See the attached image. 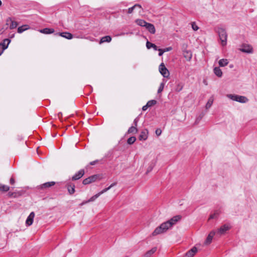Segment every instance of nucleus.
<instances>
[{
    "label": "nucleus",
    "instance_id": "1",
    "mask_svg": "<svg viewBox=\"0 0 257 257\" xmlns=\"http://www.w3.org/2000/svg\"><path fill=\"white\" fill-rule=\"evenodd\" d=\"M219 39L221 41V44L222 46L226 45L227 34L224 29L219 28L217 31Z\"/></svg>",
    "mask_w": 257,
    "mask_h": 257
},
{
    "label": "nucleus",
    "instance_id": "2",
    "mask_svg": "<svg viewBox=\"0 0 257 257\" xmlns=\"http://www.w3.org/2000/svg\"><path fill=\"white\" fill-rule=\"evenodd\" d=\"M227 97L232 100L240 103H245L248 101V99L243 96H240L235 94H228Z\"/></svg>",
    "mask_w": 257,
    "mask_h": 257
},
{
    "label": "nucleus",
    "instance_id": "3",
    "mask_svg": "<svg viewBox=\"0 0 257 257\" xmlns=\"http://www.w3.org/2000/svg\"><path fill=\"white\" fill-rule=\"evenodd\" d=\"M101 179V178L100 177L99 175H94L84 179L83 181V184L84 185H87L95 182L97 180H100Z\"/></svg>",
    "mask_w": 257,
    "mask_h": 257
},
{
    "label": "nucleus",
    "instance_id": "4",
    "mask_svg": "<svg viewBox=\"0 0 257 257\" xmlns=\"http://www.w3.org/2000/svg\"><path fill=\"white\" fill-rule=\"evenodd\" d=\"M182 218L181 215H176L173 217L169 220L165 222L166 224L168 226L169 228H171L173 225L175 224L179 221Z\"/></svg>",
    "mask_w": 257,
    "mask_h": 257
},
{
    "label": "nucleus",
    "instance_id": "5",
    "mask_svg": "<svg viewBox=\"0 0 257 257\" xmlns=\"http://www.w3.org/2000/svg\"><path fill=\"white\" fill-rule=\"evenodd\" d=\"M159 71L164 77H169V72L163 63H162L159 66Z\"/></svg>",
    "mask_w": 257,
    "mask_h": 257
},
{
    "label": "nucleus",
    "instance_id": "6",
    "mask_svg": "<svg viewBox=\"0 0 257 257\" xmlns=\"http://www.w3.org/2000/svg\"><path fill=\"white\" fill-rule=\"evenodd\" d=\"M239 50L242 52L246 53H252L253 52V49L252 47L248 44H243Z\"/></svg>",
    "mask_w": 257,
    "mask_h": 257
},
{
    "label": "nucleus",
    "instance_id": "7",
    "mask_svg": "<svg viewBox=\"0 0 257 257\" xmlns=\"http://www.w3.org/2000/svg\"><path fill=\"white\" fill-rule=\"evenodd\" d=\"M230 228V226L228 224H224L221 226L220 228H219L217 231H216V234H219L220 235L224 234L226 231L229 230Z\"/></svg>",
    "mask_w": 257,
    "mask_h": 257
},
{
    "label": "nucleus",
    "instance_id": "8",
    "mask_svg": "<svg viewBox=\"0 0 257 257\" xmlns=\"http://www.w3.org/2000/svg\"><path fill=\"white\" fill-rule=\"evenodd\" d=\"M6 24L8 25H10V29L11 30L16 28L18 26L17 22L13 20L11 18L7 19Z\"/></svg>",
    "mask_w": 257,
    "mask_h": 257
},
{
    "label": "nucleus",
    "instance_id": "9",
    "mask_svg": "<svg viewBox=\"0 0 257 257\" xmlns=\"http://www.w3.org/2000/svg\"><path fill=\"white\" fill-rule=\"evenodd\" d=\"M84 174V171L83 169L79 170L77 173H76L72 177V180L75 181L81 178Z\"/></svg>",
    "mask_w": 257,
    "mask_h": 257
},
{
    "label": "nucleus",
    "instance_id": "10",
    "mask_svg": "<svg viewBox=\"0 0 257 257\" xmlns=\"http://www.w3.org/2000/svg\"><path fill=\"white\" fill-rule=\"evenodd\" d=\"M66 187L67 188L69 193L70 195H72L74 193V192L75 191V186L73 183H71V182L67 183V184L66 185Z\"/></svg>",
    "mask_w": 257,
    "mask_h": 257
},
{
    "label": "nucleus",
    "instance_id": "11",
    "mask_svg": "<svg viewBox=\"0 0 257 257\" xmlns=\"http://www.w3.org/2000/svg\"><path fill=\"white\" fill-rule=\"evenodd\" d=\"M35 217V213L32 212L27 218L26 224L27 226H30L33 222L34 218Z\"/></svg>",
    "mask_w": 257,
    "mask_h": 257
},
{
    "label": "nucleus",
    "instance_id": "12",
    "mask_svg": "<svg viewBox=\"0 0 257 257\" xmlns=\"http://www.w3.org/2000/svg\"><path fill=\"white\" fill-rule=\"evenodd\" d=\"M56 184L55 182L51 181L45 183L39 186V188L41 189H45L47 188H49L53 186H54Z\"/></svg>",
    "mask_w": 257,
    "mask_h": 257
},
{
    "label": "nucleus",
    "instance_id": "13",
    "mask_svg": "<svg viewBox=\"0 0 257 257\" xmlns=\"http://www.w3.org/2000/svg\"><path fill=\"white\" fill-rule=\"evenodd\" d=\"M197 252V248L196 247H193L186 252L185 257H193Z\"/></svg>",
    "mask_w": 257,
    "mask_h": 257
},
{
    "label": "nucleus",
    "instance_id": "14",
    "mask_svg": "<svg viewBox=\"0 0 257 257\" xmlns=\"http://www.w3.org/2000/svg\"><path fill=\"white\" fill-rule=\"evenodd\" d=\"M183 56L187 61H190L192 58V52L189 50H185L183 51Z\"/></svg>",
    "mask_w": 257,
    "mask_h": 257
},
{
    "label": "nucleus",
    "instance_id": "15",
    "mask_svg": "<svg viewBox=\"0 0 257 257\" xmlns=\"http://www.w3.org/2000/svg\"><path fill=\"white\" fill-rule=\"evenodd\" d=\"M145 28L148 30V31L150 33H151L152 34H154L156 32V29H155V26L151 23H148L146 25Z\"/></svg>",
    "mask_w": 257,
    "mask_h": 257
},
{
    "label": "nucleus",
    "instance_id": "16",
    "mask_svg": "<svg viewBox=\"0 0 257 257\" xmlns=\"http://www.w3.org/2000/svg\"><path fill=\"white\" fill-rule=\"evenodd\" d=\"M148 138V131L147 130H144L141 132L139 135V139L140 141L146 140Z\"/></svg>",
    "mask_w": 257,
    "mask_h": 257
},
{
    "label": "nucleus",
    "instance_id": "17",
    "mask_svg": "<svg viewBox=\"0 0 257 257\" xmlns=\"http://www.w3.org/2000/svg\"><path fill=\"white\" fill-rule=\"evenodd\" d=\"M59 36L67 39H71L73 38V35L69 32H62L58 34Z\"/></svg>",
    "mask_w": 257,
    "mask_h": 257
},
{
    "label": "nucleus",
    "instance_id": "18",
    "mask_svg": "<svg viewBox=\"0 0 257 257\" xmlns=\"http://www.w3.org/2000/svg\"><path fill=\"white\" fill-rule=\"evenodd\" d=\"M216 234V232L215 231H211L209 234L208 235V236H207L205 241V243L206 244H208L209 243H211V241H212V238H213V236Z\"/></svg>",
    "mask_w": 257,
    "mask_h": 257
},
{
    "label": "nucleus",
    "instance_id": "19",
    "mask_svg": "<svg viewBox=\"0 0 257 257\" xmlns=\"http://www.w3.org/2000/svg\"><path fill=\"white\" fill-rule=\"evenodd\" d=\"M111 41V37L110 36H106L104 37H103L101 38L99 44H101L102 43H105V42H110Z\"/></svg>",
    "mask_w": 257,
    "mask_h": 257
},
{
    "label": "nucleus",
    "instance_id": "20",
    "mask_svg": "<svg viewBox=\"0 0 257 257\" xmlns=\"http://www.w3.org/2000/svg\"><path fill=\"white\" fill-rule=\"evenodd\" d=\"M160 230L163 232H166L169 228L166 224V222L162 223L158 227Z\"/></svg>",
    "mask_w": 257,
    "mask_h": 257
},
{
    "label": "nucleus",
    "instance_id": "21",
    "mask_svg": "<svg viewBox=\"0 0 257 257\" xmlns=\"http://www.w3.org/2000/svg\"><path fill=\"white\" fill-rule=\"evenodd\" d=\"M136 23L140 26L146 27L147 22L144 20L137 19L135 21Z\"/></svg>",
    "mask_w": 257,
    "mask_h": 257
},
{
    "label": "nucleus",
    "instance_id": "22",
    "mask_svg": "<svg viewBox=\"0 0 257 257\" xmlns=\"http://www.w3.org/2000/svg\"><path fill=\"white\" fill-rule=\"evenodd\" d=\"M40 32L42 33L49 34L53 33L54 32V30L53 29L45 28L41 30Z\"/></svg>",
    "mask_w": 257,
    "mask_h": 257
},
{
    "label": "nucleus",
    "instance_id": "23",
    "mask_svg": "<svg viewBox=\"0 0 257 257\" xmlns=\"http://www.w3.org/2000/svg\"><path fill=\"white\" fill-rule=\"evenodd\" d=\"M11 42V40L9 39H4L2 42L0 43V45L3 46V47H6V49L8 47L9 44Z\"/></svg>",
    "mask_w": 257,
    "mask_h": 257
},
{
    "label": "nucleus",
    "instance_id": "24",
    "mask_svg": "<svg viewBox=\"0 0 257 257\" xmlns=\"http://www.w3.org/2000/svg\"><path fill=\"white\" fill-rule=\"evenodd\" d=\"M213 71H214V73L217 76H218L219 77H221L222 76V72L219 67H215L214 68Z\"/></svg>",
    "mask_w": 257,
    "mask_h": 257
},
{
    "label": "nucleus",
    "instance_id": "25",
    "mask_svg": "<svg viewBox=\"0 0 257 257\" xmlns=\"http://www.w3.org/2000/svg\"><path fill=\"white\" fill-rule=\"evenodd\" d=\"M146 47L149 49L152 48L155 51H157L158 50V47L155 44L152 43L149 41H147L146 43Z\"/></svg>",
    "mask_w": 257,
    "mask_h": 257
},
{
    "label": "nucleus",
    "instance_id": "26",
    "mask_svg": "<svg viewBox=\"0 0 257 257\" xmlns=\"http://www.w3.org/2000/svg\"><path fill=\"white\" fill-rule=\"evenodd\" d=\"M157 250V247H154L152 248L151 250L148 251L145 254V257H150L153 253H154Z\"/></svg>",
    "mask_w": 257,
    "mask_h": 257
},
{
    "label": "nucleus",
    "instance_id": "27",
    "mask_svg": "<svg viewBox=\"0 0 257 257\" xmlns=\"http://www.w3.org/2000/svg\"><path fill=\"white\" fill-rule=\"evenodd\" d=\"M29 27L27 25H23L22 26L19 27L18 28V32L19 33H22L24 31L29 29Z\"/></svg>",
    "mask_w": 257,
    "mask_h": 257
},
{
    "label": "nucleus",
    "instance_id": "28",
    "mask_svg": "<svg viewBox=\"0 0 257 257\" xmlns=\"http://www.w3.org/2000/svg\"><path fill=\"white\" fill-rule=\"evenodd\" d=\"M219 65L220 67H224L226 66L228 63V61L226 59H222L219 61Z\"/></svg>",
    "mask_w": 257,
    "mask_h": 257
},
{
    "label": "nucleus",
    "instance_id": "29",
    "mask_svg": "<svg viewBox=\"0 0 257 257\" xmlns=\"http://www.w3.org/2000/svg\"><path fill=\"white\" fill-rule=\"evenodd\" d=\"M116 185V182L113 183L111 184L108 187L104 188L101 191H100V192H99L98 193L99 194V195H100L102 194L103 193L106 192L107 191L109 190L111 187H113L114 186H115Z\"/></svg>",
    "mask_w": 257,
    "mask_h": 257
},
{
    "label": "nucleus",
    "instance_id": "30",
    "mask_svg": "<svg viewBox=\"0 0 257 257\" xmlns=\"http://www.w3.org/2000/svg\"><path fill=\"white\" fill-rule=\"evenodd\" d=\"M99 194L98 193L95 194V195L92 196L88 201L83 202L81 205H83L85 203L94 201L96 198H97L99 196Z\"/></svg>",
    "mask_w": 257,
    "mask_h": 257
},
{
    "label": "nucleus",
    "instance_id": "31",
    "mask_svg": "<svg viewBox=\"0 0 257 257\" xmlns=\"http://www.w3.org/2000/svg\"><path fill=\"white\" fill-rule=\"evenodd\" d=\"M136 8H139L140 9H142V6L139 4H136L133 7L128 8L127 13L128 14H132Z\"/></svg>",
    "mask_w": 257,
    "mask_h": 257
},
{
    "label": "nucleus",
    "instance_id": "32",
    "mask_svg": "<svg viewBox=\"0 0 257 257\" xmlns=\"http://www.w3.org/2000/svg\"><path fill=\"white\" fill-rule=\"evenodd\" d=\"M137 132H138V130L137 128V127L136 126H132L128 128V130L127 131V133L128 134H131V133L136 134L137 133Z\"/></svg>",
    "mask_w": 257,
    "mask_h": 257
},
{
    "label": "nucleus",
    "instance_id": "33",
    "mask_svg": "<svg viewBox=\"0 0 257 257\" xmlns=\"http://www.w3.org/2000/svg\"><path fill=\"white\" fill-rule=\"evenodd\" d=\"M213 102V97H211L209 99V100H208V101L206 104V108L207 109L209 108L212 105Z\"/></svg>",
    "mask_w": 257,
    "mask_h": 257
},
{
    "label": "nucleus",
    "instance_id": "34",
    "mask_svg": "<svg viewBox=\"0 0 257 257\" xmlns=\"http://www.w3.org/2000/svg\"><path fill=\"white\" fill-rule=\"evenodd\" d=\"M10 189L9 186L0 184V191L7 192Z\"/></svg>",
    "mask_w": 257,
    "mask_h": 257
},
{
    "label": "nucleus",
    "instance_id": "35",
    "mask_svg": "<svg viewBox=\"0 0 257 257\" xmlns=\"http://www.w3.org/2000/svg\"><path fill=\"white\" fill-rule=\"evenodd\" d=\"M163 233V232L160 230V228L157 227L152 233L153 236H156L157 235Z\"/></svg>",
    "mask_w": 257,
    "mask_h": 257
},
{
    "label": "nucleus",
    "instance_id": "36",
    "mask_svg": "<svg viewBox=\"0 0 257 257\" xmlns=\"http://www.w3.org/2000/svg\"><path fill=\"white\" fill-rule=\"evenodd\" d=\"M136 137H131L127 139V143L130 145H132L134 143V142L136 141Z\"/></svg>",
    "mask_w": 257,
    "mask_h": 257
},
{
    "label": "nucleus",
    "instance_id": "37",
    "mask_svg": "<svg viewBox=\"0 0 257 257\" xmlns=\"http://www.w3.org/2000/svg\"><path fill=\"white\" fill-rule=\"evenodd\" d=\"M157 103V101L156 100H150L147 103V105L149 107H151V106H152L154 105H155Z\"/></svg>",
    "mask_w": 257,
    "mask_h": 257
},
{
    "label": "nucleus",
    "instance_id": "38",
    "mask_svg": "<svg viewBox=\"0 0 257 257\" xmlns=\"http://www.w3.org/2000/svg\"><path fill=\"white\" fill-rule=\"evenodd\" d=\"M164 85H165V84L163 82H162L160 84L159 89L158 90V93H161L163 91L164 87Z\"/></svg>",
    "mask_w": 257,
    "mask_h": 257
},
{
    "label": "nucleus",
    "instance_id": "39",
    "mask_svg": "<svg viewBox=\"0 0 257 257\" xmlns=\"http://www.w3.org/2000/svg\"><path fill=\"white\" fill-rule=\"evenodd\" d=\"M192 28L194 31H197L199 29V27L197 26L195 22H192L191 23Z\"/></svg>",
    "mask_w": 257,
    "mask_h": 257
},
{
    "label": "nucleus",
    "instance_id": "40",
    "mask_svg": "<svg viewBox=\"0 0 257 257\" xmlns=\"http://www.w3.org/2000/svg\"><path fill=\"white\" fill-rule=\"evenodd\" d=\"M159 52V56H161L163 55V53H164V50L162 49H158V50Z\"/></svg>",
    "mask_w": 257,
    "mask_h": 257
},
{
    "label": "nucleus",
    "instance_id": "41",
    "mask_svg": "<svg viewBox=\"0 0 257 257\" xmlns=\"http://www.w3.org/2000/svg\"><path fill=\"white\" fill-rule=\"evenodd\" d=\"M5 50H6V47H5L4 48V47H3V46L0 45V56L3 54V52Z\"/></svg>",
    "mask_w": 257,
    "mask_h": 257
},
{
    "label": "nucleus",
    "instance_id": "42",
    "mask_svg": "<svg viewBox=\"0 0 257 257\" xmlns=\"http://www.w3.org/2000/svg\"><path fill=\"white\" fill-rule=\"evenodd\" d=\"M139 121V118L138 117H137L135 119H134V124L135 125L134 126H136L137 127V125H138V122Z\"/></svg>",
    "mask_w": 257,
    "mask_h": 257
},
{
    "label": "nucleus",
    "instance_id": "43",
    "mask_svg": "<svg viewBox=\"0 0 257 257\" xmlns=\"http://www.w3.org/2000/svg\"><path fill=\"white\" fill-rule=\"evenodd\" d=\"M217 214H217V213H214V214H211V215L210 216V217H209V219H211L215 218V217H216V216H217Z\"/></svg>",
    "mask_w": 257,
    "mask_h": 257
},
{
    "label": "nucleus",
    "instance_id": "44",
    "mask_svg": "<svg viewBox=\"0 0 257 257\" xmlns=\"http://www.w3.org/2000/svg\"><path fill=\"white\" fill-rule=\"evenodd\" d=\"M161 133H162V131L160 129H157L156 130V134L158 136H159L160 135H161Z\"/></svg>",
    "mask_w": 257,
    "mask_h": 257
},
{
    "label": "nucleus",
    "instance_id": "45",
    "mask_svg": "<svg viewBox=\"0 0 257 257\" xmlns=\"http://www.w3.org/2000/svg\"><path fill=\"white\" fill-rule=\"evenodd\" d=\"M163 50H164V52H168V51H170L172 50V48L171 47H169L165 48Z\"/></svg>",
    "mask_w": 257,
    "mask_h": 257
},
{
    "label": "nucleus",
    "instance_id": "46",
    "mask_svg": "<svg viewBox=\"0 0 257 257\" xmlns=\"http://www.w3.org/2000/svg\"><path fill=\"white\" fill-rule=\"evenodd\" d=\"M183 88V86H180L179 85H178V86L177 87L176 90L177 91H178L179 92L180 91H181L182 90Z\"/></svg>",
    "mask_w": 257,
    "mask_h": 257
},
{
    "label": "nucleus",
    "instance_id": "47",
    "mask_svg": "<svg viewBox=\"0 0 257 257\" xmlns=\"http://www.w3.org/2000/svg\"><path fill=\"white\" fill-rule=\"evenodd\" d=\"M148 107L149 106L146 104L143 107L142 109L143 111H146Z\"/></svg>",
    "mask_w": 257,
    "mask_h": 257
},
{
    "label": "nucleus",
    "instance_id": "48",
    "mask_svg": "<svg viewBox=\"0 0 257 257\" xmlns=\"http://www.w3.org/2000/svg\"><path fill=\"white\" fill-rule=\"evenodd\" d=\"M15 179L13 178H11L10 179V183L13 185L15 183Z\"/></svg>",
    "mask_w": 257,
    "mask_h": 257
},
{
    "label": "nucleus",
    "instance_id": "49",
    "mask_svg": "<svg viewBox=\"0 0 257 257\" xmlns=\"http://www.w3.org/2000/svg\"><path fill=\"white\" fill-rule=\"evenodd\" d=\"M98 162L97 160H96V161H92V162H91L90 163V165H94L96 164V163Z\"/></svg>",
    "mask_w": 257,
    "mask_h": 257
},
{
    "label": "nucleus",
    "instance_id": "50",
    "mask_svg": "<svg viewBox=\"0 0 257 257\" xmlns=\"http://www.w3.org/2000/svg\"><path fill=\"white\" fill-rule=\"evenodd\" d=\"M153 169V167H149L148 170H147V173H149V172L151 171Z\"/></svg>",
    "mask_w": 257,
    "mask_h": 257
},
{
    "label": "nucleus",
    "instance_id": "51",
    "mask_svg": "<svg viewBox=\"0 0 257 257\" xmlns=\"http://www.w3.org/2000/svg\"><path fill=\"white\" fill-rule=\"evenodd\" d=\"M2 1L0 0V7L2 6Z\"/></svg>",
    "mask_w": 257,
    "mask_h": 257
},
{
    "label": "nucleus",
    "instance_id": "52",
    "mask_svg": "<svg viewBox=\"0 0 257 257\" xmlns=\"http://www.w3.org/2000/svg\"><path fill=\"white\" fill-rule=\"evenodd\" d=\"M14 37V34H13V35H12L11 38H12V37Z\"/></svg>",
    "mask_w": 257,
    "mask_h": 257
}]
</instances>
